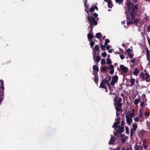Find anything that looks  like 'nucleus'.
I'll return each instance as SVG.
<instances>
[{"mask_svg":"<svg viewBox=\"0 0 150 150\" xmlns=\"http://www.w3.org/2000/svg\"><path fill=\"white\" fill-rule=\"evenodd\" d=\"M102 55L103 57H105L107 55V53L106 52H104L102 53Z\"/></svg>","mask_w":150,"mask_h":150,"instance_id":"nucleus-39","label":"nucleus"},{"mask_svg":"<svg viewBox=\"0 0 150 150\" xmlns=\"http://www.w3.org/2000/svg\"><path fill=\"white\" fill-rule=\"evenodd\" d=\"M142 109H140L139 110V117L140 118H142L143 117V113L142 112Z\"/></svg>","mask_w":150,"mask_h":150,"instance_id":"nucleus-19","label":"nucleus"},{"mask_svg":"<svg viewBox=\"0 0 150 150\" xmlns=\"http://www.w3.org/2000/svg\"><path fill=\"white\" fill-rule=\"evenodd\" d=\"M102 82H103L104 84L105 83V84H107L108 85V86L109 87V89L110 90V94L111 95L114 94V93H111V92H112V90L111 89V87L110 86V83L109 82V81H108V80H106L105 79V80L103 79V80Z\"/></svg>","mask_w":150,"mask_h":150,"instance_id":"nucleus-7","label":"nucleus"},{"mask_svg":"<svg viewBox=\"0 0 150 150\" xmlns=\"http://www.w3.org/2000/svg\"><path fill=\"white\" fill-rule=\"evenodd\" d=\"M107 79L108 80H108V81H109V82L111 80V78L110 76H108V77Z\"/></svg>","mask_w":150,"mask_h":150,"instance_id":"nucleus-51","label":"nucleus"},{"mask_svg":"<svg viewBox=\"0 0 150 150\" xmlns=\"http://www.w3.org/2000/svg\"><path fill=\"white\" fill-rule=\"evenodd\" d=\"M116 141L115 137L113 136L112 135H111V138L110 140L109 144H114Z\"/></svg>","mask_w":150,"mask_h":150,"instance_id":"nucleus-9","label":"nucleus"},{"mask_svg":"<svg viewBox=\"0 0 150 150\" xmlns=\"http://www.w3.org/2000/svg\"><path fill=\"white\" fill-rule=\"evenodd\" d=\"M138 73V71L137 70V68H136L135 69V70L133 72V74L134 75H137V74Z\"/></svg>","mask_w":150,"mask_h":150,"instance_id":"nucleus-27","label":"nucleus"},{"mask_svg":"<svg viewBox=\"0 0 150 150\" xmlns=\"http://www.w3.org/2000/svg\"><path fill=\"white\" fill-rule=\"evenodd\" d=\"M128 129H129V128L128 127H127L126 128V132L127 134H128L129 133V131Z\"/></svg>","mask_w":150,"mask_h":150,"instance_id":"nucleus-48","label":"nucleus"},{"mask_svg":"<svg viewBox=\"0 0 150 150\" xmlns=\"http://www.w3.org/2000/svg\"><path fill=\"white\" fill-rule=\"evenodd\" d=\"M125 117L127 123L129 125H130L132 122V118L129 117L128 115H126Z\"/></svg>","mask_w":150,"mask_h":150,"instance_id":"nucleus-8","label":"nucleus"},{"mask_svg":"<svg viewBox=\"0 0 150 150\" xmlns=\"http://www.w3.org/2000/svg\"><path fill=\"white\" fill-rule=\"evenodd\" d=\"M94 81L96 83H97L98 81V78L96 77V76L94 77Z\"/></svg>","mask_w":150,"mask_h":150,"instance_id":"nucleus-38","label":"nucleus"},{"mask_svg":"<svg viewBox=\"0 0 150 150\" xmlns=\"http://www.w3.org/2000/svg\"><path fill=\"white\" fill-rule=\"evenodd\" d=\"M88 37L89 41H91V39L93 38V35L92 34L89 33L88 35Z\"/></svg>","mask_w":150,"mask_h":150,"instance_id":"nucleus-14","label":"nucleus"},{"mask_svg":"<svg viewBox=\"0 0 150 150\" xmlns=\"http://www.w3.org/2000/svg\"><path fill=\"white\" fill-rule=\"evenodd\" d=\"M108 52L110 53H111L112 52V50L111 49L109 50H108Z\"/></svg>","mask_w":150,"mask_h":150,"instance_id":"nucleus-58","label":"nucleus"},{"mask_svg":"<svg viewBox=\"0 0 150 150\" xmlns=\"http://www.w3.org/2000/svg\"><path fill=\"white\" fill-rule=\"evenodd\" d=\"M94 10H95L94 6L91 7V8L90 9L89 11H90V13L89 12V13L91 14H92V13H91V12L94 11Z\"/></svg>","mask_w":150,"mask_h":150,"instance_id":"nucleus-22","label":"nucleus"},{"mask_svg":"<svg viewBox=\"0 0 150 150\" xmlns=\"http://www.w3.org/2000/svg\"><path fill=\"white\" fill-rule=\"evenodd\" d=\"M147 30L148 32H149L150 31V25L148 27Z\"/></svg>","mask_w":150,"mask_h":150,"instance_id":"nucleus-49","label":"nucleus"},{"mask_svg":"<svg viewBox=\"0 0 150 150\" xmlns=\"http://www.w3.org/2000/svg\"><path fill=\"white\" fill-rule=\"evenodd\" d=\"M94 6V7H95V9H96L97 10H98V8L97 6Z\"/></svg>","mask_w":150,"mask_h":150,"instance_id":"nucleus-56","label":"nucleus"},{"mask_svg":"<svg viewBox=\"0 0 150 150\" xmlns=\"http://www.w3.org/2000/svg\"><path fill=\"white\" fill-rule=\"evenodd\" d=\"M135 112V110L134 109H132L131 112L126 114V115H128L129 117L132 118L134 116Z\"/></svg>","mask_w":150,"mask_h":150,"instance_id":"nucleus-10","label":"nucleus"},{"mask_svg":"<svg viewBox=\"0 0 150 150\" xmlns=\"http://www.w3.org/2000/svg\"><path fill=\"white\" fill-rule=\"evenodd\" d=\"M114 72V69L110 70L109 73L111 74H113Z\"/></svg>","mask_w":150,"mask_h":150,"instance_id":"nucleus-40","label":"nucleus"},{"mask_svg":"<svg viewBox=\"0 0 150 150\" xmlns=\"http://www.w3.org/2000/svg\"><path fill=\"white\" fill-rule=\"evenodd\" d=\"M146 57L147 59L148 60H150V55L149 54H146Z\"/></svg>","mask_w":150,"mask_h":150,"instance_id":"nucleus-46","label":"nucleus"},{"mask_svg":"<svg viewBox=\"0 0 150 150\" xmlns=\"http://www.w3.org/2000/svg\"><path fill=\"white\" fill-rule=\"evenodd\" d=\"M125 150H130V148H128L126 149Z\"/></svg>","mask_w":150,"mask_h":150,"instance_id":"nucleus-63","label":"nucleus"},{"mask_svg":"<svg viewBox=\"0 0 150 150\" xmlns=\"http://www.w3.org/2000/svg\"><path fill=\"white\" fill-rule=\"evenodd\" d=\"M149 115H150V113H149V112H145V115H146L149 116Z\"/></svg>","mask_w":150,"mask_h":150,"instance_id":"nucleus-47","label":"nucleus"},{"mask_svg":"<svg viewBox=\"0 0 150 150\" xmlns=\"http://www.w3.org/2000/svg\"><path fill=\"white\" fill-rule=\"evenodd\" d=\"M100 87L104 89H106V86L105 85L104 83L102 82L100 83Z\"/></svg>","mask_w":150,"mask_h":150,"instance_id":"nucleus-18","label":"nucleus"},{"mask_svg":"<svg viewBox=\"0 0 150 150\" xmlns=\"http://www.w3.org/2000/svg\"><path fill=\"white\" fill-rule=\"evenodd\" d=\"M127 6L129 12L127 18V25L137 23L139 21V20L137 18L134 19V15L138 11L137 6L136 5H133V3L129 1H127Z\"/></svg>","mask_w":150,"mask_h":150,"instance_id":"nucleus-1","label":"nucleus"},{"mask_svg":"<svg viewBox=\"0 0 150 150\" xmlns=\"http://www.w3.org/2000/svg\"><path fill=\"white\" fill-rule=\"evenodd\" d=\"M105 45H100V47L101 48V49L102 50H105Z\"/></svg>","mask_w":150,"mask_h":150,"instance_id":"nucleus-37","label":"nucleus"},{"mask_svg":"<svg viewBox=\"0 0 150 150\" xmlns=\"http://www.w3.org/2000/svg\"><path fill=\"white\" fill-rule=\"evenodd\" d=\"M147 41L149 44V46H150V39L148 36H147Z\"/></svg>","mask_w":150,"mask_h":150,"instance_id":"nucleus-42","label":"nucleus"},{"mask_svg":"<svg viewBox=\"0 0 150 150\" xmlns=\"http://www.w3.org/2000/svg\"><path fill=\"white\" fill-rule=\"evenodd\" d=\"M120 54V52H119L116 51L115 52V54Z\"/></svg>","mask_w":150,"mask_h":150,"instance_id":"nucleus-60","label":"nucleus"},{"mask_svg":"<svg viewBox=\"0 0 150 150\" xmlns=\"http://www.w3.org/2000/svg\"><path fill=\"white\" fill-rule=\"evenodd\" d=\"M134 120L135 121L137 122H138L140 121L139 118V117H135L134 118Z\"/></svg>","mask_w":150,"mask_h":150,"instance_id":"nucleus-29","label":"nucleus"},{"mask_svg":"<svg viewBox=\"0 0 150 150\" xmlns=\"http://www.w3.org/2000/svg\"><path fill=\"white\" fill-rule=\"evenodd\" d=\"M120 68L123 73L125 74H127L128 70V69L127 67L123 65H121L120 66Z\"/></svg>","mask_w":150,"mask_h":150,"instance_id":"nucleus-6","label":"nucleus"},{"mask_svg":"<svg viewBox=\"0 0 150 150\" xmlns=\"http://www.w3.org/2000/svg\"><path fill=\"white\" fill-rule=\"evenodd\" d=\"M105 46V47H106V49L107 50L109 49L110 47V45H108V44H107V45H106V46Z\"/></svg>","mask_w":150,"mask_h":150,"instance_id":"nucleus-43","label":"nucleus"},{"mask_svg":"<svg viewBox=\"0 0 150 150\" xmlns=\"http://www.w3.org/2000/svg\"><path fill=\"white\" fill-rule=\"evenodd\" d=\"M93 55L94 59V61H95V58L97 56L96 52V51H95L94 50L93 48Z\"/></svg>","mask_w":150,"mask_h":150,"instance_id":"nucleus-17","label":"nucleus"},{"mask_svg":"<svg viewBox=\"0 0 150 150\" xmlns=\"http://www.w3.org/2000/svg\"><path fill=\"white\" fill-rule=\"evenodd\" d=\"M99 49V46L98 45H96L95 47V51H98Z\"/></svg>","mask_w":150,"mask_h":150,"instance_id":"nucleus-30","label":"nucleus"},{"mask_svg":"<svg viewBox=\"0 0 150 150\" xmlns=\"http://www.w3.org/2000/svg\"><path fill=\"white\" fill-rule=\"evenodd\" d=\"M121 124H122V126H123L124 125V124H125L124 122V121L122 122Z\"/></svg>","mask_w":150,"mask_h":150,"instance_id":"nucleus-59","label":"nucleus"},{"mask_svg":"<svg viewBox=\"0 0 150 150\" xmlns=\"http://www.w3.org/2000/svg\"><path fill=\"white\" fill-rule=\"evenodd\" d=\"M140 76L143 81L147 82H150V76L148 73L142 72L140 74Z\"/></svg>","mask_w":150,"mask_h":150,"instance_id":"nucleus-4","label":"nucleus"},{"mask_svg":"<svg viewBox=\"0 0 150 150\" xmlns=\"http://www.w3.org/2000/svg\"><path fill=\"white\" fill-rule=\"evenodd\" d=\"M107 64L108 65H110L111 63V59L109 58H107L106 59Z\"/></svg>","mask_w":150,"mask_h":150,"instance_id":"nucleus-23","label":"nucleus"},{"mask_svg":"<svg viewBox=\"0 0 150 150\" xmlns=\"http://www.w3.org/2000/svg\"><path fill=\"white\" fill-rule=\"evenodd\" d=\"M90 45L91 48H93V46L95 44L94 42L93 41L91 40Z\"/></svg>","mask_w":150,"mask_h":150,"instance_id":"nucleus-31","label":"nucleus"},{"mask_svg":"<svg viewBox=\"0 0 150 150\" xmlns=\"http://www.w3.org/2000/svg\"><path fill=\"white\" fill-rule=\"evenodd\" d=\"M122 141L124 143L125 141V139L124 138H122L121 139Z\"/></svg>","mask_w":150,"mask_h":150,"instance_id":"nucleus-52","label":"nucleus"},{"mask_svg":"<svg viewBox=\"0 0 150 150\" xmlns=\"http://www.w3.org/2000/svg\"><path fill=\"white\" fill-rule=\"evenodd\" d=\"M146 54H149V51L147 49H146Z\"/></svg>","mask_w":150,"mask_h":150,"instance_id":"nucleus-57","label":"nucleus"},{"mask_svg":"<svg viewBox=\"0 0 150 150\" xmlns=\"http://www.w3.org/2000/svg\"><path fill=\"white\" fill-rule=\"evenodd\" d=\"M96 38H100L101 36V34L100 33H98L96 34Z\"/></svg>","mask_w":150,"mask_h":150,"instance_id":"nucleus-24","label":"nucleus"},{"mask_svg":"<svg viewBox=\"0 0 150 150\" xmlns=\"http://www.w3.org/2000/svg\"><path fill=\"white\" fill-rule=\"evenodd\" d=\"M131 49H130V48H128L126 51V52H127V53H128L129 54L130 53V52H131Z\"/></svg>","mask_w":150,"mask_h":150,"instance_id":"nucleus-41","label":"nucleus"},{"mask_svg":"<svg viewBox=\"0 0 150 150\" xmlns=\"http://www.w3.org/2000/svg\"><path fill=\"white\" fill-rule=\"evenodd\" d=\"M83 2L84 3V4H87V0H84Z\"/></svg>","mask_w":150,"mask_h":150,"instance_id":"nucleus-53","label":"nucleus"},{"mask_svg":"<svg viewBox=\"0 0 150 150\" xmlns=\"http://www.w3.org/2000/svg\"><path fill=\"white\" fill-rule=\"evenodd\" d=\"M93 71L94 72H97L99 70L98 67L96 65H94L93 66Z\"/></svg>","mask_w":150,"mask_h":150,"instance_id":"nucleus-16","label":"nucleus"},{"mask_svg":"<svg viewBox=\"0 0 150 150\" xmlns=\"http://www.w3.org/2000/svg\"><path fill=\"white\" fill-rule=\"evenodd\" d=\"M115 107H121L122 103L119 102H116L115 103Z\"/></svg>","mask_w":150,"mask_h":150,"instance_id":"nucleus-15","label":"nucleus"},{"mask_svg":"<svg viewBox=\"0 0 150 150\" xmlns=\"http://www.w3.org/2000/svg\"><path fill=\"white\" fill-rule=\"evenodd\" d=\"M135 80L134 79H131L130 81V82L131 84L130 85V86L131 87H132L134 85L135 82Z\"/></svg>","mask_w":150,"mask_h":150,"instance_id":"nucleus-12","label":"nucleus"},{"mask_svg":"<svg viewBox=\"0 0 150 150\" xmlns=\"http://www.w3.org/2000/svg\"><path fill=\"white\" fill-rule=\"evenodd\" d=\"M114 67L113 65H110L109 67H108V69L109 70H111L114 69Z\"/></svg>","mask_w":150,"mask_h":150,"instance_id":"nucleus-35","label":"nucleus"},{"mask_svg":"<svg viewBox=\"0 0 150 150\" xmlns=\"http://www.w3.org/2000/svg\"><path fill=\"white\" fill-rule=\"evenodd\" d=\"M100 57L99 56H97L95 58V60H96V64H97V62H99L100 60Z\"/></svg>","mask_w":150,"mask_h":150,"instance_id":"nucleus-20","label":"nucleus"},{"mask_svg":"<svg viewBox=\"0 0 150 150\" xmlns=\"http://www.w3.org/2000/svg\"><path fill=\"white\" fill-rule=\"evenodd\" d=\"M92 28H91V29L89 33L91 34L92 33Z\"/></svg>","mask_w":150,"mask_h":150,"instance_id":"nucleus-55","label":"nucleus"},{"mask_svg":"<svg viewBox=\"0 0 150 150\" xmlns=\"http://www.w3.org/2000/svg\"><path fill=\"white\" fill-rule=\"evenodd\" d=\"M142 146L140 145H137L135 147V150H142Z\"/></svg>","mask_w":150,"mask_h":150,"instance_id":"nucleus-13","label":"nucleus"},{"mask_svg":"<svg viewBox=\"0 0 150 150\" xmlns=\"http://www.w3.org/2000/svg\"><path fill=\"white\" fill-rule=\"evenodd\" d=\"M115 108L117 111H120L122 110L121 107H115Z\"/></svg>","mask_w":150,"mask_h":150,"instance_id":"nucleus-33","label":"nucleus"},{"mask_svg":"<svg viewBox=\"0 0 150 150\" xmlns=\"http://www.w3.org/2000/svg\"><path fill=\"white\" fill-rule=\"evenodd\" d=\"M106 69L105 67H103L102 68V70L103 71H105Z\"/></svg>","mask_w":150,"mask_h":150,"instance_id":"nucleus-54","label":"nucleus"},{"mask_svg":"<svg viewBox=\"0 0 150 150\" xmlns=\"http://www.w3.org/2000/svg\"><path fill=\"white\" fill-rule=\"evenodd\" d=\"M110 42V41L108 39H106L105 42V45L106 46L107 44Z\"/></svg>","mask_w":150,"mask_h":150,"instance_id":"nucleus-34","label":"nucleus"},{"mask_svg":"<svg viewBox=\"0 0 150 150\" xmlns=\"http://www.w3.org/2000/svg\"><path fill=\"white\" fill-rule=\"evenodd\" d=\"M118 79V77L117 75H114L112 77V80L111 81L110 83L111 86H114L115 83H117V81Z\"/></svg>","mask_w":150,"mask_h":150,"instance_id":"nucleus-5","label":"nucleus"},{"mask_svg":"<svg viewBox=\"0 0 150 150\" xmlns=\"http://www.w3.org/2000/svg\"><path fill=\"white\" fill-rule=\"evenodd\" d=\"M125 21H123L122 22V24H125Z\"/></svg>","mask_w":150,"mask_h":150,"instance_id":"nucleus-62","label":"nucleus"},{"mask_svg":"<svg viewBox=\"0 0 150 150\" xmlns=\"http://www.w3.org/2000/svg\"><path fill=\"white\" fill-rule=\"evenodd\" d=\"M120 115V114L118 113L117 112H116V115L117 116H118Z\"/></svg>","mask_w":150,"mask_h":150,"instance_id":"nucleus-61","label":"nucleus"},{"mask_svg":"<svg viewBox=\"0 0 150 150\" xmlns=\"http://www.w3.org/2000/svg\"><path fill=\"white\" fill-rule=\"evenodd\" d=\"M120 118L118 117L117 119H115V122L114 123L113 125L112 126L113 128H115V130L116 131V132H114V134L116 136H118L119 133H121L124 130V127L123 126L120 127L118 125L120 123Z\"/></svg>","mask_w":150,"mask_h":150,"instance_id":"nucleus-3","label":"nucleus"},{"mask_svg":"<svg viewBox=\"0 0 150 150\" xmlns=\"http://www.w3.org/2000/svg\"><path fill=\"white\" fill-rule=\"evenodd\" d=\"M101 65L105 64V59H101Z\"/></svg>","mask_w":150,"mask_h":150,"instance_id":"nucleus-25","label":"nucleus"},{"mask_svg":"<svg viewBox=\"0 0 150 150\" xmlns=\"http://www.w3.org/2000/svg\"><path fill=\"white\" fill-rule=\"evenodd\" d=\"M84 5L86 7L85 11L88 13L86 18L88 20L90 28H92L94 26L96 25L97 24V21L98 19V18L97 17L98 15L96 13H94L90 14L88 10L87 9L89 7L88 5L87 4H85Z\"/></svg>","mask_w":150,"mask_h":150,"instance_id":"nucleus-2","label":"nucleus"},{"mask_svg":"<svg viewBox=\"0 0 150 150\" xmlns=\"http://www.w3.org/2000/svg\"><path fill=\"white\" fill-rule=\"evenodd\" d=\"M136 60V59L134 58V59H131L130 60V62L132 63H134L135 62V60Z\"/></svg>","mask_w":150,"mask_h":150,"instance_id":"nucleus-44","label":"nucleus"},{"mask_svg":"<svg viewBox=\"0 0 150 150\" xmlns=\"http://www.w3.org/2000/svg\"><path fill=\"white\" fill-rule=\"evenodd\" d=\"M141 106L142 107H144V103L143 102H142L141 104Z\"/></svg>","mask_w":150,"mask_h":150,"instance_id":"nucleus-50","label":"nucleus"},{"mask_svg":"<svg viewBox=\"0 0 150 150\" xmlns=\"http://www.w3.org/2000/svg\"><path fill=\"white\" fill-rule=\"evenodd\" d=\"M115 1L116 2L118 3L119 4H122L123 1V0H115Z\"/></svg>","mask_w":150,"mask_h":150,"instance_id":"nucleus-26","label":"nucleus"},{"mask_svg":"<svg viewBox=\"0 0 150 150\" xmlns=\"http://www.w3.org/2000/svg\"><path fill=\"white\" fill-rule=\"evenodd\" d=\"M128 55L130 58H133V55L129 53L128 54Z\"/></svg>","mask_w":150,"mask_h":150,"instance_id":"nucleus-45","label":"nucleus"},{"mask_svg":"<svg viewBox=\"0 0 150 150\" xmlns=\"http://www.w3.org/2000/svg\"><path fill=\"white\" fill-rule=\"evenodd\" d=\"M139 99H135L134 101V103L136 105H137L138 104L139 102V101L141 100V98L140 96H139Z\"/></svg>","mask_w":150,"mask_h":150,"instance_id":"nucleus-11","label":"nucleus"},{"mask_svg":"<svg viewBox=\"0 0 150 150\" xmlns=\"http://www.w3.org/2000/svg\"><path fill=\"white\" fill-rule=\"evenodd\" d=\"M137 124H133V128L132 129L136 131L137 128Z\"/></svg>","mask_w":150,"mask_h":150,"instance_id":"nucleus-21","label":"nucleus"},{"mask_svg":"<svg viewBox=\"0 0 150 150\" xmlns=\"http://www.w3.org/2000/svg\"><path fill=\"white\" fill-rule=\"evenodd\" d=\"M135 130L131 129L130 131V135L131 136H132L134 133L135 132Z\"/></svg>","mask_w":150,"mask_h":150,"instance_id":"nucleus-28","label":"nucleus"},{"mask_svg":"<svg viewBox=\"0 0 150 150\" xmlns=\"http://www.w3.org/2000/svg\"><path fill=\"white\" fill-rule=\"evenodd\" d=\"M122 150H125V149L124 147L122 148Z\"/></svg>","mask_w":150,"mask_h":150,"instance_id":"nucleus-64","label":"nucleus"},{"mask_svg":"<svg viewBox=\"0 0 150 150\" xmlns=\"http://www.w3.org/2000/svg\"><path fill=\"white\" fill-rule=\"evenodd\" d=\"M120 57L121 59H123L125 58V56L123 54H120Z\"/></svg>","mask_w":150,"mask_h":150,"instance_id":"nucleus-36","label":"nucleus"},{"mask_svg":"<svg viewBox=\"0 0 150 150\" xmlns=\"http://www.w3.org/2000/svg\"><path fill=\"white\" fill-rule=\"evenodd\" d=\"M146 142V141L145 140L143 141V146L144 148H146L147 147V145L145 144V143Z\"/></svg>","mask_w":150,"mask_h":150,"instance_id":"nucleus-32","label":"nucleus"}]
</instances>
